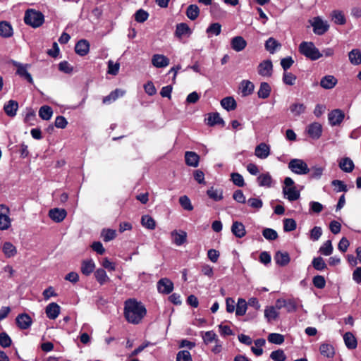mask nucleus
Returning <instances> with one entry per match:
<instances>
[{
  "label": "nucleus",
  "instance_id": "4468645a",
  "mask_svg": "<svg viewBox=\"0 0 361 361\" xmlns=\"http://www.w3.org/2000/svg\"><path fill=\"white\" fill-rule=\"evenodd\" d=\"M307 133L309 136L314 140L319 139L322 133V126L317 122L310 124L307 127Z\"/></svg>",
  "mask_w": 361,
  "mask_h": 361
},
{
  "label": "nucleus",
  "instance_id": "ea45409f",
  "mask_svg": "<svg viewBox=\"0 0 361 361\" xmlns=\"http://www.w3.org/2000/svg\"><path fill=\"white\" fill-rule=\"evenodd\" d=\"M349 61L353 65L361 64V51L358 49L351 50L348 54Z\"/></svg>",
  "mask_w": 361,
  "mask_h": 361
},
{
  "label": "nucleus",
  "instance_id": "de8ad7c7",
  "mask_svg": "<svg viewBox=\"0 0 361 361\" xmlns=\"http://www.w3.org/2000/svg\"><path fill=\"white\" fill-rule=\"evenodd\" d=\"M324 172V168L321 166H314L310 168V179L319 180L321 178Z\"/></svg>",
  "mask_w": 361,
  "mask_h": 361
},
{
  "label": "nucleus",
  "instance_id": "0e129e2a",
  "mask_svg": "<svg viewBox=\"0 0 361 361\" xmlns=\"http://www.w3.org/2000/svg\"><path fill=\"white\" fill-rule=\"evenodd\" d=\"M179 203L180 206L187 211H192L193 206L191 204L190 200L186 195L181 196L179 198Z\"/></svg>",
  "mask_w": 361,
  "mask_h": 361
},
{
  "label": "nucleus",
  "instance_id": "5701e85b",
  "mask_svg": "<svg viewBox=\"0 0 361 361\" xmlns=\"http://www.w3.org/2000/svg\"><path fill=\"white\" fill-rule=\"evenodd\" d=\"M185 161L188 166L197 167L199 165L200 156L196 152L188 151L185 153Z\"/></svg>",
  "mask_w": 361,
  "mask_h": 361
},
{
  "label": "nucleus",
  "instance_id": "0eeeda50",
  "mask_svg": "<svg viewBox=\"0 0 361 361\" xmlns=\"http://www.w3.org/2000/svg\"><path fill=\"white\" fill-rule=\"evenodd\" d=\"M9 214V208L4 204H0V231L8 230L11 227V219Z\"/></svg>",
  "mask_w": 361,
  "mask_h": 361
},
{
  "label": "nucleus",
  "instance_id": "412c9836",
  "mask_svg": "<svg viewBox=\"0 0 361 361\" xmlns=\"http://www.w3.org/2000/svg\"><path fill=\"white\" fill-rule=\"evenodd\" d=\"M90 50V43L86 39H80L79 40L75 46V51L77 54L84 56L87 55Z\"/></svg>",
  "mask_w": 361,
  "mask_h": 361
},
{
  "label": "nucleus",
  "instance_id": "423d86ee",
  "mask_svg": "<svg viewBox=\"0 0 361 361\" xmlns=\"http://www.w3.org/2000/svg\"><path fill=\"white\" fill-rule=\"evenodd\" d=\"M12 64L16 68V73L21 78L27 80L29 83L33 84V79L31 74L28 72L29 64H24L20 62L13 61Z\"/></svg>",
  "mask_w": 361,
  "mask_h": 361
},
{
  "label": "nucleus",
  "instance_id": "a19ab883",
  "mask_svg": "<svg viewBox=\"0 0 361 361\" xmlns=\"http://www.w3.org/2000/svg\"><path fill=\"white\" fill-rule=\"evenodd\" d=\"M289 109L293 116H299L305 112L306 106L302 103H293L290 106Z\"/></svg>",
  "mask_w": 361,
  "mask_h": 361
},
{
  "label": "nucleus",
  "instance_id": "f03ea898",
  "mask_svg": "<svg viewBox=\"0 0 361 361\" xmlns=\"http://www.w3.org/2000/svg\"><path fill=\"white\" fill-rule=\"evenodd\" d=\"M299 51L312 61L317 60L322 56V54L320 53L319 50L312 42H301L299 45Z\"/></svg>",
  "mask_w": 361,
  "mask_h": 361
},
{
  "label": "nucleus",
  "instance_id": "3c124183",
  "mask_svg": "<svg viewBox=\"0 0 361 361\" xmlns=\"http://www.w3.org/2000/svg\"><path fill=\"white\" fill-rule=\"evenodd\" d=\"M279 314V313L275 310L274 306L267 307L264 310V317L267 319L268 322L276 320Z\"/></svg>",
  "mask_w": 361,
  "mask_h": 361
},
{
  "label": "nucleus",
  "instance_id": "473e14b6",
  "mask_svg": "<svg viewBox=\"0 0 361 361\" xmlns=\"http://www.w3.org/2000/svg\"><path fill=\"white\" fill-rule=\"evenodd\" d=\"M338 166L341 170L346 173L352 172L355 167L353 161L349 157L342 158Z\"/></svg>",
  "mask_w": 361,
  "mask_h": 361
},
{
  "label": "nucleus",
  "instance_id": "4d7b16f0",
  "mask_svg": "<svg viewBox=\"0 0 361 361\" xmlns=\"http://www.w3.org/2000/svg\"><path fill=\"white\" fill-rule=\"evenodd\" d=\"M231 180L238 187H243L245 185V180L241 174L235 172L231 174Z\"/></svg>",
  "mask_w": 361,
  "mask_h": 361
},
{
  "label": "nucleus",
  "instance_id": "5fc2aeb1",
  "mask_svg": "<svg viewBox=\"0 0 361 361\" xmlns=\"http://www.w3.org/2000/svg\"><path fill=\"white\" fill-rule=\"evenodd\" d=\"M221 32V25L219 23H213L207 28L206 32L208 35L218 36Z\"/></svg>",
  "mask_w": 361,
  "mask_h": 361
},
{
  "label": "nucleus",
  "instance_id": "39448f33",
  "mask_svg": "<svg viewBox=\"0 0 361 361\" xmlns=\"http://www.w3.org/2000/svg\"><path fill=\"white\" fill-rule=\"evenodd\" d=\"M288 166L293 173L298 175H305L310 172V168L302 159H293Z\"/></svg>",
  "mask_w": 361,
  "mask_h": 361
},
{
  "label": "nucleus",
  "instance_id": "6ab92c4d",
  "mask_svg": "<svg viewBox=\"0 0 361 361\" xmlns=\"http://www.w3.org/2000/svg\"><path fill=\"white\" fill-rule=\"evenodd\" d=\"M338 82V80L331 75H327L324 76L319 82L320 86L326 90H330L334 88Z\"/></svg>",
  "mask_w": 361,
  "mask_h": 361
},
{
  "label": "nucleus",
  "instance_id": "393cba45",
  "mask_svg": "<svg viewBox=\"0 0 361 361\" xmlns=\"http://www.w3.org/2000/svg\"><path fill=\"white\" fill-rule=\"evenodd\" d=\"M233 234L238 238H241L246 235L245 226L239 221H234L231 226Z\"/></svg>",
  "mask_w": 361,
  "mask_h": 361
},
{
  "label": "nucleus",
  "instance_id": "f257e3e1",
  "mask_svg": "<svg viewBox=\"0 0 361 361\" xmlns=\"http://www.w3.org/2000/svg\"><path fill=\"white\" fill-rule=\"evenodd\" d=\"M124 317L128 323L140 324L147 314L145 305L135 298H129L124 302Z\"/></svg>",
  "mask_w": 361,
  "mask_h": 361
},
{
  "label": "nucleus",
  "instance_id": "7ed1b4c3",
  "mask_svg": "<svg viewBox=\"0 0 361 361\" xmlns=\"http://www.w3.org/2000/svg\"><path fill=\"white\" fill-rule=\"evenodd\" d=\"M44 21V16L40 11L34 9H27L25 13V23L32 27L36 28L40 27Z\"/></svg>",
  "mask_w": 361,
  "mask_h": 361
},
{
  "label": "nucleus",
  "instance_id": "c9c22d12",
  "mask_svg": "<svg viewBox=\"0 0 361 361\" xmlns=\"http://www.w3.org/2000/svg\"><path fill=\"white\" fill-rule=\"evenodd\" d=\"M271 89L269 84L267 82H262L260 84L257 95L259 98L267 99L269 97Z\"/></svg>",
  "mask_w": 361,
  "mask_h": 361
},
{
  "label": "nucleus",
  "instance_id": "aec40b11",
  "mask_svg": "<svg viewBox=\"0 0 361 361\" xmlns=\"http://www.w3.org/2000/svg\"><path fill=\"white\" fill-rule=\"evenodd\" d=\"M270 154V147L264 142H262L256 146L255 154L259 159H264L269 157Z\"/></svg>",
  "mask_w": 361,
  "mask_h": 361
},
{
  "label": "nucleus",
  "instance_id": "c85d7f7f",
  "mask_svg": "<svg viewBox=\"0 0 361 361\" xmlns=\"http://www.w3.org/2000/svg\"><path fill=\"white\" fill-rule=\"evenodd\" d=\"M13 28L11 25L7 21L0 22V36L4 38H8L13 35Z\"/></svg>",
  "mask_w": 361,
  "mask_h": 361
},
{
  "label": "nucleus",
  "instance_id": "680f3d73",
  "mask_svg": "<svg viewBox=\"0 0 361 361\" xmlns=\"http://www.w3.org/2000/svg\"><path fill=\"white\" fill-rule=\"evenodd\" d=\"M297 78L290 72L284 71L283 74V82L288 85H293Z\"/></svg>",
  "mask_w": 361,
  "mask_h": 361
},
{
  "label": "nucleus",
  "instance_id": "13d9d810",
  "mask_svg": "<svg viewBox=\"0 0 361 361\" xmlns=\"http://www.w3.org/2000/svg\"><path fill=\"white\" fill-rule=\"evenodd\" d=\"M134 17L136 22L144 23L148 19L149 13L146 11L140 8L135 12Z\"/></svg>",
  "mask_w": 361,
  "mask_h": 361
},
{
  "label": "nucleus",
  "instance_id": "603ef678",
  "mask_svg": "<svg viewBox=\"0 0 361 361\" xmlns=\"http://www.w3.org/2000/svg\"><path fill=\"white\" fill-rule=\"evenodd\" d=\"M247 307V304L245 300L239 298L236 305L235 314L237 316H243L245 314Z\"/></svg>",
  "mask_w": 361,
  "mask_h": 361
},
{
  "label": "nucleus",
  "instance_id": "7c9ffc66",
  "mask_svg": "<svg viewBox=\"0 0 361 361\" xmlns=\"http://www.w3.org/2000/svg\"><path fill=\"white\" fill-rule=\"evenodd\" d=\"M1 248L2 252L7 258L13 257L17 254V249L16 246L10 242L4 243Z\"/></svg>",
  "mask_w": 361,
  "mask_h": 361
},
{
  "label": "nucleus",
  "instance_id": "37998d69",
  "mask_svg": "<svg viewBox=\"0 0 361 361\" xmlns=\"http://www.w3.org/2000/svg\"><path fill=\"white\" fill-rule=\"evenodd\" d=\"M141 224L142 226L149 230H154L156 228V221L151 216L147 214L142 216Z\"/></svg>",
  "mask_w": 361,
  "mask_h": 361
},
{
  "label": "nucleus",
  "instance_id": "c03bdc74",
  "mask_svg": "<svg viewBox=\"0 0 361 361\" xmlns=\"http://www.w3.org/2000/svg\"><path fill=\"white\" fill-rule=\"evenodd\" d=\"M259 186L271 187L272 183L271 176L269 173H262L257 178Z\"/></svg>",
  "mask_w": 361,
  "mask_h": 361
},
{
  "label": "nucleus",
  "instance_id": "20e7f679",
  "mask_svg": "<svg viewBox=\"0 0 361 361\" xmlns=\"http://www.w3.org/2000/svg\"><path fill=\"white\" fill-rule=\"evenodd\" d=\"M283 183L285 186L283 188V192L287 196V199L290 202L299 199L300 193L294 186L293 180L290 177H286Z\"/></svg>",
  "mask_w": 361,
  "mask_h": 361
},
{
  "label": "nucleus",
  "instance_id": "72a5a7b5",
  "mask_svg": "<svg viewBox=\"0 0 361 361\" xmlns=\"http://www.w3.org/2000/svg\"><path fill=\"white\" fill-rule=\"evenodd\" d=\"M240 85L243 96L246 97L252 94L255 89V85L251 81L243 80L240 82Z\"/></svg>",
  "mask_w": 361,
  "mask_h": 361
},
{
  "label": "nucleus",
  "instance_id": "f3484780",
  "mask_svg": "<svg viewBox=\"0 0 361 361\" xmlns=\"http://www.w3.org/2000/svg\"><path fill=\"white\" fill-rule=\"evenodd\" d=\"M60 311L61 307L56 302L49 304L45 309L46 315L49 319H56L60 314Z\"/></svg>",
  "mask_w": 361,
  "mask_h": 361
},
{
  "label": "nucleus",
  "instance_id": "864d4df0",
  "mask_svg": "<svg viewBox=\"0 0 361 361\" xmlns=\"http://www.w3.org/2000/svg\"><path fill=\"white\" fill-rule=\"evenodd\" d=\"M332 18L337 25H344L346 23L345 17L342 11H334Z\"/></svg>",
  "mask_w": 361,
  "mask_h": 361
},
{
  "label": "nucleus",
  "instance_id": "6e6d98bb",
  "mask_svg": "<svg viewBox=\"0 0 361 361\" xmlns=\"http://www.w3.org/2000/svg\"><path fill=\"white\" fill-rule=\"evenodd\" d=\"M297 228L296 221L293 219H283V230L285 232H290L295 230Z\"/></svg>",
  "mask_w": 361,
  "mask_h": 361
},
{
  "label": "nucleus",
  "instance_id": "c756f323",
  "mask_svg": "<svg viewBox=\"0 0 361 361\" xmlns=\"http://www.w3.org/2000/svg\"><path fill=\"white\" fill-rule=\"evenodd\" d=\"M221 106L226 111L235 110L237 107V103L233 97H226L221 100Z\"/></svg>",
  "mask_w": 361,
  "mask_h": 361
},
{
  "label": "nucleus",
  "instance_id": "9b49d317",
  "mask_svg": "<svg viewBox=\"0 0 361 361\" xmlns=\"http://www.w3.org/2000/svg\"><path fill=\"white\" fill-rule=\"evenodd\" d=\"M157 286L159 293L163 294H169L173 290V282L167 278H162L159 280Z\"/></svg>",
  "mask_w": 361,
  "mask_h": 361
},
{
  "label": "nucleus",
  "instance_id": "58836bf2",
  "mask_svg": "<svg viewBox=\"0 0 361 361\" xmlns=\"http://www.w3.org/2000/svg\"><path fill=\"white\" fill-rule=\"evenodd\" d=\"M320 353L325 357L331 358L335 355L334 348L332 345L322 343L319 347Z\"/></svg>",
  "mask_w": 361,
  "mask_h": 361
},
{
  "label": "nucleus",
  "instance_id": "cd10ccee",
  "mask_svg": "<svg viewBox=\"0 0 361 361\" xmlns=\"http://www.w3.org/2000/svg\"><path fill=\"white\" fill-rule=\"evenodd\" d=\"M265 49L270 54H274L281 47V44L274 37H269L264 44Z\"/></svg>",
  "mask_w": 361,
  "mask_h": 361
},
{
  "label": "nucleus",
  "instance_id": "4c0bfd02",
  "mask_svg": "<svg viewBox=\"0 0 361 361\" xmlns=\"http://www.w3.org/2000/svg\"><path fill=\"white\" fill-rule=\"evenodd\" d=\"M95 264L92 259L84 260L81 265V271L84 275H90L94 269Z\"/></svg>",
  "mask_w": 361,
  "mask_h": 361
},
{
  "label": "nucleus",
  "instance_id": "774afa93",
  "mask_svg": "<svg viewBox=\"0 0 361 361\" xmlns=\"http://www.w3.org/2000/svg\"><path fill=\"white\" fill-rule=\"evenodd\" d=\"M176 361H192L190 353L188 350H180L176 355Z\"/></svg>",
  "mask_w": 361,
  "mask_h": 361
},
{
  "label": "nucleus",
  "instance_id": "a18cd8bd",
  "mask_svg": "<svg viewBox=\"0 0 361 361\" xmlns=\"http://www.w3.org/2000/svg\"><path fill=\"white\" fill-rule=\"evenodd\" d=\"M334 250L331 240H328L319 247V252L324 256H329Z\"/></svg>",
  "mask_w": 361,
  "mask_h": 361
},
{
  "label": "nucleus",
  "instance_id": "09e8293b",
  "mask_svg": "<svg viewBox=\"0 0 361 361\" xmlns=\"http://www.w3.org/2000/svg\"><path fill=\"white\" fill-rule=\"evenodd\" d=\"M53 114L52 109L47 105L42 106L39 110V117L45 121L49 120Z\"/></svg>",
  "mask_w": 361,
  "mask_h": 361
},
{
  "label": "nucleus",
  "instance_id": "a211bd4d",
  "mask_svg": "<svg viewBox=\"0 0 361 361\" xmlns=\"http://www.w3.org/2000/svg\"><path fill=\"white\" fill-rule=\"evenodd\" d=\"M169 63V59L163 54H154L152 58V63L157 68L166 67Z\"/></svg>",
  "mask_w": 361,
  "mask_h": 361
},
{
  "label": "nucleus",
  "instance_id": "e433bc0d",
  "mask_svg": "<svg viewBox=\"0 0 361 361\" xmlns=\"http://www.w3.org/2000/svg\"><path fill=\"white\" fill-rule=\"evenodd\" d=\"M207 195L215 202L220 201L224 198L223 190L221 189H214V187H211L207 190Z\"/></svg>",
  "mask_w": 361,
  "mask_h": 361
},
{
  "label": "nucleus",
  "instance_id": "4be33fe9",
  "mask_svg": "<svg viewBox=\"0 0 361 361\" xmlns=\"http://www.w3.org/2000/svg\"><path fill=\"white\" fill-rule=\"evenodd\" d=\"M173 243L178 246L183 245L187 240V233L183 231H173L171 233Z\"/></svg>",
  "mask_w": 361,
  "mask_h": 361
},
{
  "label": "nucleus",
  "instance_id": "b1692460",
  "mask_svg": "<svg viewBox=\"0 0 361 361\" xmlns=\"http://www.w3.org/2000/svg\"><path fill=\"white\" fill-rule=\"evenodd\" d=\"M18 109V103L15 100H9L4 106V110L6 114L10 117H14L16 115Z\"/></svg>",
  "mask_w": 361,
  "mask_h": 361
},
{
  "label": "nucleus",
  "instance_id": "49530a36",
  "mask_svg": "<svg viewBox=\"0 0 361 361\" xmlns=\"http://www.w3.org/2000/svg\"><path fill=\"white\" fill-rule=\"evenodd\" d=\"M312 265L317 271H324L327 269V265L322 257H314Z\"/></svg>",
  "mask_w": 361,
  "mask_h": 361
},
{
  "label": "nucleus",
  "instance_id": "8fccbe9b",
  "mask_svg": "<svg viewBox=\"0 0 361 361\" xmlns=\"http://www.w3.org/2000/svg\"><path fill=\"white\" fill-rule=\"evenodd\" d=\"M267 340L269 343L276 344V345H281L284 342V336L278 334V333H271L269 334Z\"/></svg>",
  "mask_w": 361,
  "mask_h": 361
},
{
  "label": "nucleus",
  "instance_id": "e2e57ef3",
  "mask_svg": "<svg viewBox=\"0 0 361 361\" xmlns=\"http://www.w3.org/2000/svg\"><path fill=\"white\" fill-rule=\"evenodd\" d=\"M97 281L100 284H104L108 279L106 271L103 269H98L94 273Z\"/></svg>",
  "mask_w": 361,
  "mask_h": 361
},
{
  "label": "nucleus",
  "instance_id": "2f4dec72",
  "mask_svg": "<svg viewBox=\"0 0 361 361\" xmlns=\"http://www.w3.org/2000/svg\"><path fill=\"white\" fill-rule=\"evenodd\" d=\"M343 340L346 347L350 350L357 348V341L355 336L351 332H346L343 335Z\"/></svg>",
  "mask_w": 361,
  "mask_h": 361
},
{
  "label": "nucleus",
  "instance_id": "a878e982",
  "mask_svg": "<svg viewBox=\"0 0 361 361\" xmlns=\"http://www.w3.org/2000/svg\"><path fill=\"white\" fill-rule=\"evenodd\" d=\"M207 121V123L209 126H214L216 125H221L224 127L225 126L224 121L220 116V114L218 112L209 114Z\"/></svg>",
  "mask_w": 361,
  "mask_h": 361
},
{
  "label": "nucleus",
  "instance_id": "dca6fc26",
  "mask_svg": "<svg viewBox=\"0 0 361 361\" xmlns=\"http://www.w3.org/2000/svg\"><path fill=\"white\" fill-rule=\"evenodd\" d=\"M67 212L64 209L54 208L49 212V216L56 223L61 222L66 216Z\"/></svg>",
  "mask_w": 361,
  "mask_h": 361
},
{
  "label": "nucleus",
  "instance_id": "f704fd0d",
  "mask_svg": "<svg viewBox=\"0 0 361 361\" xmlns=\"http://www.w3.org/2000/svg\"><path fill=\"white\" fill-rule=\"evenodd\" d=\"M191 30L188 24L185 23H178L176 25V28L175 31V36L181 38L183 35L187 34H190Z\"/></svg>",
  "mask_w": 361,
  "mask_h": 361
},
{
  "label": "nucleus",
  "instance_id": "338daca9",
  "mask_svg": "<svg viewBox=\"0 0 361 361\" xmlns=\"http://www.w3.org/2000/svg\"><path fill=\"white\" fill-rule=\"evenodd\" d=\"M270 357L274 361H284L286 359V355H285L283 350L279 349L274 351H272Z\"/></svg>",
  "mask_w": 361,
  "mask_h": 361
},
{
  "label": "nucleus",
  "instance_id": "2eb2a0df",
  "mask_svg": "<svg viewBox=\"0 0 361 361\" xmlns=\"http://www.w3.org/2000/svg\"><path fill=\"white\" fill-rule=\"evenodd\" d=\"M247 44L246 40L242 36H235L231 40V48L237 52L244 50Z\"/></svg>",
  "mask_w": 361,
  "mask_h": 361
},
{
  "label": "nucleus",
  "instance_id": "052dcab7",
  "mask_svg": "<svg viewBox=\"0 0 361 361\" xmlns=\"http://www.w3.org/2000/svg\"><path fill=\"white\" fill-rule=\"evenodd\" d=\"M312 283L317 288L323 289L326 286V280L323 276L317 275L313 277Z\"/></svg>",
  "mask_w": 361,
  "mask_h": 361
},
{
  "label": "nucleus",
  "instance_id": "bb28decb",
  "mask_svg": "<svg viewBox=\"0 0 361 361\" xmlns=\"http://www.w3.org/2000/svg\"><path fill=\"white\" fill-rule=\"evenodd\" d=\"M274 259L277 264L281 267H285L290 262V258L287 252L278 251L275 254Z\"/></svg>",
  "mask_w": 361,
  "mask_h": 361
},
{
  "label": "nucleus",
  "instance_id": "f8f14e48",
  "mask_svg": "<svg viewBox=\"0 0 361 361\" xmlns=\"http://www.w3.org/2000/svg\"><path fill=\"white\" fill-rule=\"evenodd\" d=\"M273 64L270 59L262 61L257 67V72L262 76L270 77L272 75Z\"/></svg>",
  "mask_w": 361,
  "mask_h": 361
},
{
  "label": "nucleus",
  "instance_id": "ddd939ff",
  "mask_svg": "<svg viewBox=\"0 0 361 361\" xmlns=\"http://www.w3.org/2000/svg\"><path fill=\"white\" fill-rule=\"evenodd\" d=\"M16 321L18 326L23 330L30 328L32 323L31 317L26 313L18 314Z\"/></svg>",
  "mask_w": 361,
  "mask_h": 361
},
{
  "label": "nucleus",
  "instance_id": "6e6552de",
  "mask_svg": "<svg viewBox=\"0 0 361 361\" xmlns=\"http://www.w3.org/2000/svg\"><path fill=\"white\" fill-rule=\"evenodd\" d=\"M276 307L278 309L285 307L287 312L291 313L297 311L298 304L297 300L295 298L278 299L276 302Z\"/></svg>",
  "mask_w": 361,
  "mask_h": 361
},
{
  "label": "nucleus",
  "instance_id": "79ce46f5",
  "mask_svg": "<svg viewBox=\"0 0 361 361\" xmlns=\"http://www.w3.org/2000/svg\"><path fill=\"white\" fill-rule=\"evenodd\" d=\"M200 15V8L196 4H190L186 9V16L191 20H196Z\"/></svg>",
  "mask_w": 361,
  "mask_h": 361
},
{
  "label": "nucleus",
  "instance_id": "bf43d9fd",
  "mask_svg": "<svg viewBox=\"0 0 361 361\" xmlns=\"http://www.w3.org/2000/svg\"><path fill=\"white\" fill-rule=\"evenodd\" d=\"M262 235L268 240H274L279 237L277 232L269 228H266L262 231Z\"/></svg>",
  "mask_w": 361,
  "mask_h": 361
},
{
  "label": "nucleus",
  "instance_id": "9d476101",
  "mask_svg": "<svg viewBox=\"0 0 361 361\" xmlns=\"http://www.w3.org/2000/svg\"><path fill=\"white\" fill-rule=\"evenodd\" d=\"M345 118L344 112L338 109L332 110L328 115L329 123L332 126H339Z\"/></svg>",
  "mask_w": 361,
  "mask_h": 361
},
{
  "label": "nucleus",
  "instance_id": "1a4fd4ad",
  "mask_svg": "<svg viewBox=\"0 0 361 361\" xmlns=\"http://www.w3.org/2000/svg\"><path fill=\"white\" fill-rule=\"evenodd\" d=\"M311 25L313 27V32L318 35H324L329 28L327 23L324 22L319 16L313 18Z\"/></svg>",
  "mask_w": 361,
  "mask_h": 361
},
{
  "label": "nucleus",
  "instance_id": "69168bd1",
  "mask_svg": "<svg viewBox=\"0 0 361 361\" xmlns=\"http://www.w3.org/2000/svg\"><path fill=\"white\" fill-rule=\"evenodd\" d=\"M12 343L11 338L6 332L0 333V345L2 348H8L11 346Z\"/></svg>",
  "mask_w": 361,
  "mask_h": 361
}]
</instances>
